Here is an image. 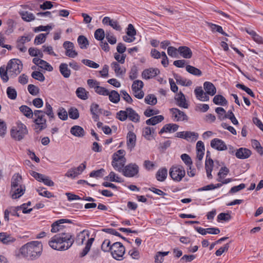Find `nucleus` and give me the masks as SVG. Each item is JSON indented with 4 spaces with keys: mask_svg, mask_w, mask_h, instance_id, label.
Here are the masks:
<instances>
[{
    "mask_svg": "<svg viewBox=\"0 0 263 263\" xmlns=\"http://www.w3.org/2000/svg\"><path fill=\"white\" fill-rule=\"evenodd\" d=\"M31 77L40 82H43L45 80V77L42 73L40 71H33L31 73Z\"/></svg>",
    "mask_w": 263,
    "mask_h": 263,
    "instance_id": "61",
    "label": "nucleus"
},
{
    "mask_svg": "<svg viewBox=\"0 0 263 263\" xmlns=\"http://www.w3.org/2000/svg\"><path fill=\"white\" fill-rule=\"evenodd\" d=\"M105 35L104 30L102 28L97 29L94 33L95 37L96 40L102 41L104 40Z\"/></svg>",
    "mask_w": 263,
    "mask_h": 263,
    "instance_id": "44",
    "label": "nucleus"
},
{
    "mask_svg": "<svg viewBox=\"0 0 263 263\" xmlns=\"http://www.w3.org/2000/svg\"><path fill=\"white\" fill-rule=\"evenodd\" d=\"M139 167L136 163H129L125 165L122 175L126 177H134L138 174Z\"/></svg>",
    "mask_w": 263,
    "mask_h": 263,
    "instance_id": "8",
    "label": "nucleus"
},
{
    "mask_svg": "<svg viewBox=\"0 0 263 263\" xmlns=\"http://www.w3.org/2000/svg\"><path fill=\"white\" fill-rule=\"evenodd\" d=\"M185 68L186 70L192 74L196 76H200L202 74L201 71L195 67L187 65Z\"/></svg>",
    "mask_w": 263,
    "mask_h": 263,
    "instance_id": "38",
    "label": "nucleus"
},
{
    "mask_svg": "<svg viewBox=\"0 0 263 263\" xmlns=\"http://www.w3.org/2000/svg\"><path fill=\"white\" fill-rule=\"evenodd\" d=\"M66 63H61L59 66V71L61 74L65 78H68L71 74V70L68 67Z\"/></svg>",
    "mask_w": 263,
    "mask_h": 263,
    "instance_id": "23",
    "label": "nucleus"
},
{
    "mask_svg": "<svg viewBox=\"0 0 263 263\" xmlns=\"http://www.w3.org/2000/svg\"><path fill=\"white\" fill-rule=\"evenodd\" d=\"M45 189L44 187H39L36 189V192H38L40 195L47 197L48 198L54 197V195L52 193L48 191L45 190Z\"/></svg>",
    "mask_w": 263,
    "mask_h": 263,
    "instance_id": "43",
    "label": "nucleus"
},
{
    "mask_svg": "<svg viewBox=\"0 0 263 263\" xmlns=\"http://www.w3.org/2000/svg\"><path fill=\"white\" fill-rule=\"evenodd\" d=\"M20 110L23 114V115L27 118L32 119L33 117L34 111L26 105H22L19 108Z\"/></svg>",
    "mask_w": 263,
    "mask_h": 263,
    "instance_id": "27",
    "label": "nucleus"
},
{
    "mask_svg": "<svg viewBox=\"0 0 263 263\" xmlns=\"http://www.w3.org/2000/svg\"><path fill=\"white\" fill-rule=\"evenodd\" d=\"M69 117L72 119H77L79 117V112L77 108L74 107H70L68 110Z\"/></svg>",
    "mask_w": 263,
    "mask_h": 263,
    "instance_id": "46",
    "label": "nucleus"
},
{
    "mask_svg": "<svg viewBox=\"0 0 263 263\" xmlns=\"http://www.w3.org/2000/svg\"><path fill=\"white\" fill-rule=\"evenodd\" d=\"M7 95L9 99L15 100L17 97V92L14 88L11 87H8L7 88Z\"/></svg>",
    "mask_w": 263,
    "mask_h": 263,
    "instance_id": "52",
    "label": "nucleus"
},
{
    "mask_svg": "<svg viewBox=\"0 0 263 263\" xmlns=\"http://www.w3.org/2000/svg\"><path fill=\"white\" fill-rule=\"evenodd\" d=\"M172 113V117L175 121H187L188 117L184 112L181 111L177 108H172L170 109Z\"/></svg>",
    "mask_w": 263,
    "mask_h": 263,
    "instance_id": "9",
    "label": "nucleus"
},
{
    "mask_svg": "<svg viewBox=\"0 0 263 263\" xmlns=\"http://www.w3.org/2000/svg\"><path fill=\"white\" fill-rule=\"evenodd\" d=\"M22 176L18 174H14L11 179V188L15 189V187H19L20 186H24L22 184Z\"/></svg>",
    "mask_w": 263,
    "mask_h": 263,
    "instance_id": "21",
    "label": "nucleus"
},
{
    "mask_svg": "<svg viewBox=\"0 0 263 263\" xmlns=\"http://www.w3.org/2000/svg\"><path fill=\"white\" fill-rule=\"evenodd\" d=\"M78 43L81 49H86L89 45L87 39L84 35L79 36Z\"/></svg>",
    "mask_w": 263,
    "mask_h": 263,
    "instance_id": "36",
    "label": "nucleus"
},
{
    "mask_svg": "<svg viewBox=\"0 0 263 263\" xmlns=\"http://www.w3.org/2000/svg\"><path fill=\"white\" fill-rule=\"evenodd\" d=\"M102 231L104 232H106L107 233H108V234H112V235H115L116 236H118V237H121L122 239H123L125 241H126L127 242H128V243H130V242L127 240V238H126L125 237L122 236L120 233H119V232H118L115 229H112V228H105V229H103L102 230Z\"/></svg>",
    "mask_w": 263,
    "mask_h": 263,
    "instance_id": "37",
    "label": "nucleus"
},
{
    "mask_svg": "<svg viewBox=\"0 0 263 263\" xmlns=\"http://www.w3.org/2000/svg\"><path fill=\"white\" fill-rule=\"evenodd\" d=\"M8 72L9 73V70H7V66L5 67L3 66L0 67V76L4 82H7L9 80Z\"/></svg>",
    "mask_w": 263,
    "mask_h": 263,
    "instance_id": "39",
    "label": "nucleus"
},
{
    "mask_svg": "<svg viewBox=\"0 0 263 263\" xmlns=\"http://www.w3.org/2000/svg\"><path fill=\"white\" fill-rule=\"evenodd\" d=\"M145 102L149 105H154L157 102V98L153 94L146 96L144 99Z\"/></svg>",
    "mask_w": 263,
    "mask_h": 263,
    "instance_id": "45",
    "label": "nucleus"
},
{
    "mask_svg": "<svg viewBox=\"0 0 263 263\" xmlns=\"http://www.w3.org/2000/svg\"><path fill=\"white\" fill-rule=\"evenodd\" d=\"M163 120L164 117L162 115H158L147 119L145 123L148 125H155L162 122Z\"/></svg>",
    "mask_w": 263,
    "mask_h": 263,
    "instance_id": "25",
    "label": "nucleus"
},
{
    "mask_svg": "<svg viewBox=\"0 0 263 263\" xmlns=\"http://www.w3.org/2000/svg\"><path fill=\"white\" fill-rule=\"evenodd\" d=\"M58 115L59 118L63 121L66 120L68 119L67 112L63 107L59 108Z\"/></svg>",
    "mask_w": 263,
    "mask_h": 263,
    "instance_id": "59",
    "label": "nucleus"
},
{
    "mask_svg": "<svg viewBox=\"0 0 263 263\" xmlns=\"http://www.w3.org/2000/svg\"><path fill=\"white\" fill-rule=\"evenodd\" d=\"M16 241V238L6 232L0 233V242L5 245H10Z\"/></svg>",
    "mask_w": 263,
    "mask_h": 263,
    "instance_id": "12",
    "label": "nucleus"
},
{
    "mask_svg": "<svg viewBox=\"0 0 263 263\" xmlns=\"http://www.w3.org/2000/svg\"><path fill=\"white\" fill-rule=\"evenodd\" d=\"M48 33H40L35 37L34 43L35 45H40L44 43L46 41V36Z\"/></svg>",
    "mask_w": 263,
    "mask_h": 263,
    "instance_id": "41",
    "label": "nucleus"
},
{
    "mask_svg": "<svg viewBox=\"0 0 263 263\" xmlns=\"http://www.w3.org/2000/svg\"><path fill=\"white\" fill-rule=\"evenodd\" d=\"M125 249L120 242H116L112 245L111 254L114 258L118 260H122L125 254Z\"/></svg>",
    "mask_w": 263,
    "mask_h": 263,
    "instance_id": "7",
    "label": "nucleus"
},
{
    "mask_svg": "<svg viewBox=\"0 0 263 263\" xmlns=\"http://www.w3.org/2000/svg\"><path fill=\"white\" fill-rule=\"evenodd\" d=\"M175 100L176 102V104L180 107H182L184 108H188L189 105L186 103V99L184 94L180 91L178 93H177L175 97Z\"/></svg>",
    "mask_w": 263,
    "mask_h": 263,
    "instance_id": "14",
    "label": "nucleus"
},
{
    "mask_svg": "<svg viewBox=\"0 0 263 263\" xmlns=\"http://www.w3.org/2000/svg\"><path fill=\"white\" fill-rule=\"evenodd\" d=\"M231 219V216L229 213H221L217 216V221L221 220L229 221Z\"/></svg>",
    "mask_w": 263,
    "mask_h": 263,
    "instance_id": "62",
    "label": "nucleus"
},
{
    "mask_svg": "<svg viewBox=\"0 0 263 263\" xmlns=\"http://www.w3.org/2000/svg\"><path fill=\"white\" fill-rule=\"evenodd\" d=\"M208 26L212 32H218L223 35L228 36V34L223 31L221 26L211 23H208Z\"/></svg>",
    "mask_w": 263,
    "mask_h": 263,
    "instance_id": "35",
    "label": "nucleus"
},
{
    "mask_svg": "<svg viewBox=\"0 0 263 263\" xmlns=\"http://www.w3.org/2000/svg\"><path fill=\"white\" fill-rule=\"evenodd\" d=\"M43 251V245L41 241H32L21 247L20 253L22 256L33 260L39 258Z\"/></svg>",
    "mask_w": 263,
    "mask_h": 263,
    "instance_id": "3",
    "label": "nucleus"
},
{
    "mask_svg": "<svg viewBox=\"0 0 263 263\" xmlns=\"http://www.w3.org/2000/svg\"><path fill=\"white\" fill-rule=\"evenodd\" d=\"M143 87V83L141 80H135L134 81L132 86V89L133 91H135V90L138 91V90H141V89Z\"/></svg>",
    "mask_w": 263,
    "mask_h": 263,
    "instance_id": "50",
    "label": "nucleus"
},
{
    "mask_svg": "<svg viewBox=\"0 0 263 263\" xmlns=\"http://www.w3.org/2000/svg\"><path fill=\"white\" fill-rule=\"evenodd\" d=\"M160 73L159 70L156 68H149L144 69L142 73L143 79L148 80L155 77Z\"/></svg>",
    "mask_w": 263,
    "mask_h": 263,
    "instance_id": "11",
    "label": "nucleus"
},
{
    "mask_svg": "<svg viewBox=\"0 0 263 263\" xmlns=\"http://www.w3.org/2000/svg\"><path fill=\"white\" fill-rule=\"evenodd\" d=\"M28 90L32 96H36L39 93L40 89L33 84H29L28 86Z\"/></svg>",
    "mask_w": 263,
    "mask_h": 263,
    "instance_id": "60",
    "label": "nucleus"
},
{
    "mask_svg": "<svg viewBox=\"0 0 263 263\" xmlns=\"http://www.w3.org/2000/svg\"><path fill=\"white\" fill-rule=\"evenodd\" d=\"M105 180H109L112 182H122L123 180L114 172H111L109 174L105 177Z\"/></svg>",
    "mask_w": 263,
    "mask_h": 263,
    "instance_id": "40",
    "label": "nucleus"
},
{
    "mask_svg": "<svg viewBox=\"0 0 263 263\" xmlns=\"http://www.w3.org/2000/svg\"><path fill=\"white\" fill-rule=\"evenodd\" d=\"M112 69L115 71L117 76L123 75L125 73V68H121L119 64L117 62H114L111 64Z\"/></svg>",
    "mask_w": 263,
    "mask_h": 263,
    "instance_id": "30",
    "label": "nucleus"
},
{
    "mask_svg": "<svg viewBox=\"0 0 263 263\" xmlns=\"http://www.w3.org/2000/svg\"><path fill=\"white\" fill-rule=\"evenodd\" d=\"M7 67L10 77L14 78L22 71L23 64L21 60L13 59L9 61Z\"/></svg>",
    "mask_w": 263,
    "mask_h": 263,
    "instance_id": "4",
    "label": "nucleus"
},
{
    "mask_svg": "<svg viewBox=\"0 0 263 263\" xmlns=\"http://www.w3.org/2000/svg\"><path fill=\"white\" fill-rule=\"evenodd\" d=\"M104 172L105 170L104 168L93 171L89 174V176L93 178H101L103 176Z\"/></svg>",
    "mask_w": 263,
    "mask_h": 263,
    "instance_id": "53",
    "label": "nucleus"
},
{
    "mask_svg": "<svg viewBox=\"0 0 263 263\" xmlns=\"http://www.w3.org/2000/svg\"><path fill=\"white\" fill-rule=\"evenodd\" d=\"M215 111L218 114V117L220 120H223L226 119L225 116H226L227 113L222 107H217L215 109Z\"/></svg>",
    "mask_w": 263,
    "mask_h": 263,
    "instance_id": "54",
    "label": "nucleus"
},
{
    "mask_svg": "<svg viewBox=\"0 0 263 263\" xmlns=\"http://www.w3.org/2000/svg\"><path fill=\"white\" fill-rule=\"evenodd\" d=\"M178 51L183 58L185 59H190L193 55L191 49L185 46H180L178 49Z\"/></svg>",
    "mask_w": 263,
    "mask_h": 263,
    "instance_id": "17",
    "label": "nucleus"
},
{
    "mask_svg": "<svg viewBox=\"0 0 263 263\" xmlns=\"http://www.w3.org/2000/svg\"><path fill=\"white\" fill-rule=\"evenodd\" d=\"M169 174L174 181L179 182L184 177L185 171L182 165H173L170 169Z\"/></svg>",
    "mask_w": 263,
    "mask_h": 263,
    "instance_id": "6",
    "label": "nucleus"
},
{
    "mask_svg": "<svg viewBox=\"0 0 263 263\" xmlns=\"http://www.w3.org/2000/svg\"><path fill=\"white\" fill-rule=\"evenodd\" d=\"M167 176V170L165 167L159 169L156 174V178L159 181H164Z\"/></svg>",
    "mask_w": 263,
    "mask_h": 263,
    "instance_id": "24",
    "label": "nucleus"
},
{
    "mask_svg": "<svg viewBox=\"0 0 263 263\" xmlns=\"http://www.w3.org/2000/svg\"><path fill=\"white\" fill-rule=\"evenodd\" d=\"M198 138V134L192 132H185L184 139L195 141Z\"/></svg>",
    "mask_w": 263,
    "mask_h": 263,
    "instance_id": "42",
    "label": "nucleus"
},
{
    "mask_svg": "<svg viewBox=\"0 0 263 263\" xmlns=\"http://www.w3.org/2000/svg\"><path fill=\"white\" fill-rule=\"evenodd\" d=\"M126 163V160H123L120 161H112L111 165L116 171L122 173L125 164Z\"/></svg>",
    "mask_w": 263,
    "mask_h": 263,
    "instance_id": "29",
    "label": "nucleus"
},
{
    "mask_svg": "<svg viewBox=\"0 0 263 263\" xmlns=\"http://www.w3.org/2000/svg\"><path fill=\"white\" fill-rule=\"evenodd\" d=\"M112 245H110V241L109 239H105L101 245V249L104 252L111 251Z\"/></svg>",
    "mask_w": 263,
    "mask_h": 263,
    "instance_id": "55",
    "label": "nucleus"
},
{
    "mask_svg": "<svg viewBox=\"0 0 263 263\" xmlns=\"http://www.w3.org/2000/svg\"><path fill=\"white\" fill-rule=\"evenodd\" d=\"M211 146L219 151H224L228 149L227 145L223 141L218 138H214L211 141Z\"/></svg>",
    "mask_w": 263,
    "mask_h": 263,
    "instance_id": "10",
    "label": "nucleus"
},
{
    "mask_svg": "<svg viewBox=\"0 0 263 263\" xmlns=\"http://www.w3.org/2000/svg\"><path fill=\"white\" fill-rule=\"evenodd\" d=\"M252 152L245 147H240L236 150L235 152L236 157L240 159H247L250 157Z\"/></svg>",
    "mask_w": 263,
    "mask_h": 263,
    "instance_id": "13",
    "label": "nucleus"
},
{
    "mask_svg": "<svg viewBox=\"0 0 263 263\" xmlns=\"http://www.w3.org/2000/svg\"><path fill=\"white\" fill-rule=\"evenodd\" d=\"M136 136L132 132H129L127 135V145L128 147L133 148L136 145Z\"/></svg>",
    "mask_w": 263,
    "mask_h": 263,
    "instance_id": "26",
    "label": "nucleus"
},
{
    "mask_svg": "<svg viewBox=\"0 0 263 263\" xmlns=\"http://www.w3.org/2000/svg\"><path fill=\"white\" fill-rule=\"evenodd\" d=\"M39 67L48 71H52L53 70V67L48 62L43 60L40 62Z\"/></svg>",
    "mask_w": 263,
    "mask_h": 263,
    "instance_id": "64",
    "label": "nucleus"
},
{
    "mask_svg": "<svg viewBox=\"0 0 263 263\" xmlns=\"http://www.w3.org/2000/svg\"><path fill=\"white\" fill-rule=\"evenodd\" d=\"M64 223H72V221L67 219H60L52 224L51 232L52 233H57L60 231L63 227L61 224Z\"/></svg>",
    "mask_w": 263,
    "mask_h": 263,
    "instance_id": "15",
    "label": "nucleus"
},
{
    "mask_svg": "<svg viewBox=\"0 0 263 263\" xmlns=\"http://www.w3.org/2000/svg\"><path fill=\"white\" fill-rule=\"evenodd\" d=\"M19 14L21 16L22 19L27 22H29L34 21L35 17L32 13L29 12L27 11H20Z\"/></svg>",
    "mask_w": 263,
    "mask_h": 263,
    "instance_id": "22",
    "label": "nucleus"
},
{
    "mask_svg": "<svg viewBox=\"0 0 263 263\" xmlns=\"http://www.w3.org/2000/svg\"><path fill=\"white\" fill-rule=\"evenodd\" d=\"M90 110L91 114H102L103 109L99 108L98 104L93 103L90 105Z\"/></svg>",
    "mask_w": 263,
    "mask_h": 263,
    "instance_id": "57",
    "label": "nucleus"
},
{
    "mask_svg": "<svg viewBox=\"0 0 263 263\" xmlns=\"http://www.w3.org/2000/svg\"><path fill=\"white\" fill-rule=\"evenodd\" d=\"M74 242V237L71 233L61 232L54 235L48 244L54 250L65 251L70 248Z\"/></svg>",
    "mask_w": 263,
    "mask_h": 263,
    "instance_id": "2",
    "label": "nucleus"
},
{
    "mask_svg": "<svg viewBox=\"0 0 263 263\" xmlns=\"http://www.w3.org/2000/svg\"><path fill=\"white\" fill-rule=\"evenodd\" d=\"M82 62L86 66L91 68H97L99 67V65L98 64L90 60L83 59L82 60Z\"/></svg>",
    "mask_w": 263,
    "mask_h": 263,
    "instance_id": "63",
    "label": "nucleus"
},
{
    "mask_svg": "<svg viewBox=\"0 0 263 263\" xmlns=\"http://www.w3.org/2000/svg\"><path fill=\"white\" fill-rule=\"evenodd\" d=\"M85 230L80 232L77 235L76 238V243L78 245L80 246L83 244L85 240Z\"/></svg>",
    "mask_w": 263,
    "mask_h": 263,
    "instance_id": "51",
    "label": "nucleus"
},
{
    "mask_svg": "<svg viewBox=\"0 0 263 263\" xmlns=\"http://www.w3.org/2000/svg\"><path fill=\"white\" fill-rule=\"evenodd\" d=\"M128 111V118L133 122L138 123L140 121V116L131 107L126 108Z\"/></svg>",
    "mask_w": 263,
    "mask_h": 263,
    "instance_id": "19",
    "label": "nucleus"
},
{
    "mask_svg": "<svg viewBox=\"0 0 263 263\" xmlns=\"http://www.w3.org/2000/svg\"><path fill=\"white\" fill-rule=\"evenodd\" d=\"M76 93L77 96L82 100H85L88 98V92L83 87H78L76 90Z\"/></svg>",
    "mask_w": 263,
    "mask_h": 263,
    "instance_id": "31",
    "label": "nucleus"
},
{
    "mask_svg": "<svg viewBox=\"0 0 263 263\" xmlns=\"http://www.w3.org/2000/svg\"><path fill=\"white\" fill-rule=\"evenodd\" d=\"M109 100L113 103L117 104L120 100V96L118 92L116 90H112L111 91H109V95H107Z\"/></svg>",
    "mask_w": 263,
    "mask_h": 263,
    "instance_id": "28",
    "label": "nucleus"
},
{
    "mask_svg": "<svg viewBox=\"0 0 263 263\" xmlns=\"http://www.w3.org/2000/svg\"><path fill=\"white\" fill-rule=\"evenodd\" d=\"M203 88L209 95L213 96L216 93V88L214 84L210 82H205L203 83Z\"/></svg>",
    "mask_w": 263,
    "mask_h": 263,
    "instance_id": "18",
    "label": "nucleus"
},
{
    "mask_svg": "<svg viewBox=\"0 0 263 263\" xmlns=\"http://www.w3.org/2000/svg\"><path fill=\"white\" fill-rule=\"evenodd\" d=\"M174 77L175 79L176 80V82L178 84H180L182 86H190L192 83V82L191 81H189L187 82V83L186 84L185 83L186 80L183 79L182 78V77L178 74L174 73Z\"/></svg>",
    "mask_w": 263,
    "mask_h": 263,
    "instance_id": "48",
    "label": "nucleus"
},
{
    "mask_svg": "<svg viewBox=\"0 0 263 263\" xmlns=\"http://www.w3.org/2000/svg\"><path fill=\"white\" fill-rule=\"evenodd\" d=\"M213 101L214 104L216 105L225 106L227 105L228 101L224 97L220 95L215 96L213 98Z\"/></svg>",
    "mask_w": 263,
    "mask_h": 263,
    "instance_id": "32",
    "label": "nucleus"
},
{
    "mask_svg": "<svg viewBox=\"0 0 263 263\" xmlns=\"http://www.w3.org/2000/svg\"><path fill=\"white\" fill-rule=\"evenodd\" d=\"M94 238H90L87 240L85 248L82 250V252L80 254V257H83L87 254L89 251L91 245L94 241Z\"/></svg>",
    "mask_w": 263,
    "mask_h": 263,
    "instance_id": "33",
    "label": "nucleus"
},
{
    "mask_svg": "<svg viewBox=\"0 0 263 263\" xmlns=\"http://www.w3.org/2000/svg\"><path fill=\"white\" fill-rule=\"evenodd\" d=\"M95 91L100 95L107 96L109 95V90L104 87L100 86L99 85L96 87Z\"/></svg>",
    "mask_w": 263,
    "mask_h": 263,
    "instance_id": "56",
    "label": "nucleus"
},
{
    "mask_svg": "<svg viewBox=\"0 0 263 263\" xmlns=\"http://www.w3.org/2000/svg\"><path fill=\"white\" fill-rule=\"evenodd\" d=\"M25 191V186H20V187H15V189L11 188V197L13 199L18 198L24 194Z\"/></svg>",
    "mask_w": 263,
    "mask_h": 263,
    "instance_id": "16",
    "label": "nucleus"
},
{
    "mask_svg": "<svg viewBox=\"0 0 263 263\" xmlns=\"http://www.w3.org/2000/svg\"><path fill=\"white\" fill-rule=\"evenodd\" d=\"M45 115L48 117L49 121L55 119V117L53 108L48 102L45 103V107L44 110H35L34 111L32 118L34 123V129L37 133L46 129L47 127Z\"/></svg>",
    "mask_w": 263,
    "mask_h": 263,
    "instance_id": "1",
    "label": "nucleus"
},
{
    "mask_svg": "<svg viewBox=\"0 0 263 263\" xmlns=\"http://www.w3.org/2000/svg\"><path fill=\"white\" fill-rule=\"evenodd\" d=\"M10 133L12 138L20 141L27 134L28 130L25 125L20 122L17 124L16 127H13L11 129Z\"/></svg>",
    "mask_w": 263,
    "mask_h": 263,
    "instance_id": "5",
    "label": "nucleus"
},
{
    "mask_svg": "<svg viewBox=\"0 0 263 263\" xmlns=\"http://www.w3.org/2000/svg\"><path fill=\"white\" fill-rule=\"evenodd\" d=\"M236 87L238 88H240V89L244 90L248 95H249L251 97H252L253 98H255V95L253 93V92L252 91V90L250 88L246 86L245 85L238 83V84H236Z\"/></svg>",
    "mask_w": 263,
    "mask_h": 263,
    "instance_id": "58",
    "label": "nucleus"
},
{
    "mask_svg": "<svg viewBox=\"0 0 263 263\" xmlns=\"http://www.w3.org/2000/svg\"><path fill=\"white\" fill-rule=\"evenodd\" d=\"M116 118L121 121H124L128 118V111L125 110H120L116 114Z\"/></svg>",
    "mask_w": 263,
    "mask_h": 263,
    "instance_id": "49",
    "label": "nucleus"
},
{
    "mask_svg": "<svg viewBox=\"0 0 263 263\" xmlns=\"http://www.w3.org/2000/svg\"><path fill=\"white\" fill-rule=\"evenodd\" d=\"M229 169L227 167L223 166L221 167L218 173L219 177V179H217L218 181H221V179L224 178L229 174Z\"/></svg>",
    "mask_w": 263,
    "mask_h": 263,
    "instance_id": "47",
    "label": "nucleus"
},
{
    "mask_svg": "<svg viewBox=\"0 0 263 263\" xmlns=\"http://www.w3.org/2000/svg\"><path fill=\"white\" fill-rule=\"evenodd\" d=\"M94 238H90L87 240L85 248L82 250V252L80 254V257H83L87 254L89 251L91 245L94 241Z\"/></svg>",
    "mask_w": 263,
    "mask_h": 263,
    "instance_id": "34",
    "label": "nucleus"
},
{
    "mask_svg": "<svg viewBox=\"0 0 263 263\" xmlns=\"http://www.w3.org/2000/svg\"><path fill=\"white\" fill-rule=\"evenodd\" d=\"M70 133L77 137H83L85 136V132L84 129L80 126L74 125L70 128Z\"/></svg>",
    "mask_w": 263,
    "mask_h": 263,
    "instance_id": "20",
    "label": "nucleus"
}]
</instances>
